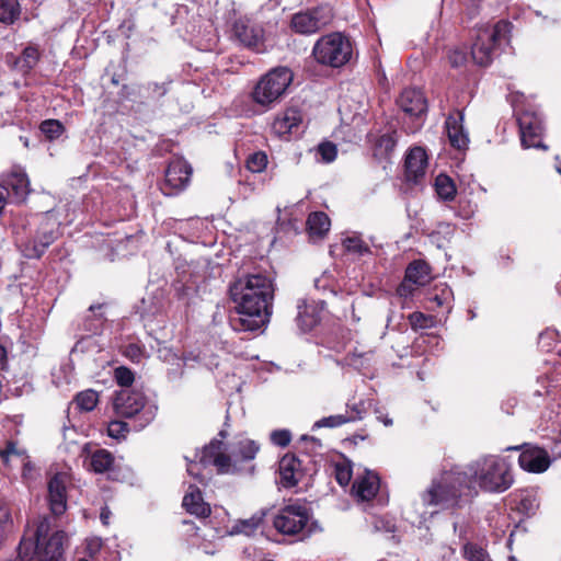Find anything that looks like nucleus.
I'll return each instance as SVG.
<instances>
[{"instance_id":"61","label":"nucleus","mask_w":561,"mask_h":561,"mask_svg":"<svg viewBox=\"0 0 561 561\" xmlns=\"http://www.w3.org/2000/svg\"><path fill=\"white\" fill-rule=\"evenodd\" d=\"M110 517H111L110 510L107 507H104L101 511V514H100V518H101V522L103 523V525H107L108 524Z\"/></svg>"},{"instance_id":"7","label":"nucleus","mask_w":561,"mask_h":561,"mask_svg":"<svg viewBox=\"0 0 561 561\" xmlns=\"http://www.w3.org/2000/svg\"><path fill=\"white\" fill-rule=\"evenodd\" d=\"M348 37H320L313 47L316 60L322 65L341 67L352 57Z\"/></svg>"},{"instance_id":"40","label":"nucleus","mask_w":561,"mask_h":561,"mask_svg":"<svg viewBox=\"0 0 561 561\" xmlns=\"http://www.w3.org/2000/svg\"><path fill=\"white\" fill-rule=\"evenodd\" d=\"M130 427L131 426L126 422L114 420L107 425V435L114 439L121 440L126 437Z\"/></svg>"},{"instance_id":"35","label":"nucleus","mask_w":561,"mask_h":561,"mask_svg":"<svg viewBox=\"0 0 561 561\" xmlns=\"http://www.w3.org/2000/svg\"><path fill=\"white\" fill-rule=\"evenodd\" d=\"M23 451L18 449L14 442H7L4 447H0V470L10 466L13 458L23 460Z\"/></svg>"},{"instance_id":"48","label":"nucleus","mask_w":561,"mask_h":561,"mask_svg":"<svg viewBox=\"0 0 561 561\" xmlns=\"http://www.w3.org/2000/svg\"><path fill=\"white\" fill-rule=\"evenodd\" d=\"M123 353L134 363H139L142 358L147 357L146 350L136 343L128 344Z\"/></svg>"},{"instance_id":"16","label":"nucleus","mask_w":561,"mask_h":561,"mask_svg":"<svg viewBox=\"0 0 561 561\" xmlns=\"http://www.w3.org/2000/svg\"><path fill=\"white\" fill-rule=\"evenodd\" d=\"M507 37H476L471 46V56L476 64L488 66L497 55L502 42Z\"/></svg>"},{"instance_id":"14","label":"nucleus","mask_w":561,"mask_h":561,"mask_svg":"<svg viewBox=\"0 0 561 561\" xmlns=\"http://www.w3.org/2000/svg\"><path fill=\"white\" fill-rule=\"evenodd\" d=\"M518 463L526 471L541 473L549 468L551 460L546 449L525 445L519 455Z\"/></svg>"},{"instance_id":"58","label":"nucleus","mask_w":561,"mask_h":561,"mask_svg":"<svg viewBox=\"0 0 561 561\" xmlns=\"http://www.w3.org/2000/svg\"><path fill=\"white\" fill-rule=\"evenodd\" d=\"M375 528L379 531L392 533L394 530V525L385 518L378 517L375 520Z\"/></svg>"},{"instance_id":"49","label":"nucleus","mask_w":561,"mask_h":561,"mask_svg":"<svg viewBox=\"0 0 561 561\" xmlns=\"http://www.w3.org/2000/svg\"><path fill=\"white\" fill-rule=\"evenodd\" d=\"M335 479L342 486L347 485L352 479V469L347 465H336Z\"/></svg>"},{"instance_id":"20","label":"nucleus","mask_w":561,"mask_h":561,"mask_svg":"<svg viewBox=\"0 0 561 561\" xmlns=\"http://www.w3.org/2000/svg\"><path fill=\"white\" fill-rule=\"evenodd\" d=\"M405 178L409 182L421 183L427 169V154L421 147L412 148L405 158Z\"/></svg>"},{"instance_id":"5","label":"nucleus","mask_w":561,"mask_h":561,"mask_svg":"<svg viewBox=\"0 0 561 561\" xmlns=\"http://www.w3.org/2000/svg\"><path fill=\"white\" fill-rule=\"evenodd\" d=\"M274 528L286 536L305 538L319 529L312 520L309 508L299 502L290 503L279 508L273 519Z\"/></svg>"},{"instance_id":"43","label":"nucleus","mask_w":561,"mask_h":561,"mask_svg":"<svg viewBox=\"0 0 561 561\" xmlns=\"http://www.w3.org/2000/svg\"><path fill=\"white\" fill-rule=\"evenodd\" d=\"M351 419H348L346 415L344 414H336V415H330V416H325V417H322L320 419L319 421H317L312 428H321V427H337V426H341L345 423H348Z\"/></svg>"},{"instance_id":"38","label":"nucleus","mask_w":561,"mask_h":561,"mask_svg":"<svg viewBox=\"0 0 561 561\" xmlns=\"http://www.w3.org/2000/svg\"><path fill=\"white\" fill-rule=\"evenodd\" d=\"M267 156L263 151H256L247 159V169L252 173H261L267 167Z\"/></svg>"},{"instance_id":"59","label":"nucleus","mask_w":561,"mask_h":561,"mask_svg":"<svg viewBox=\"0 0 561 561\" xmlns=\"http://www.w3.org/2000/svg\"><path fill=\"white\" fill-rule=\"evenodd\" d=\"M9 199L11 201L10 193L8 192V186L0 184V214L4 209Z\"/></svg>"},{"instance_id":"46","label":"nucleus","mask_w":561,"mask_h":561,"mask_svg":"<svg viewBox=\"0 0 561 561\" xmlns=\"http://www.w3.org/2000/svg\"><path fill=\"white\" fill-rule=\"evenodd\" d=\"M317 153L323 162L330 163L335 160L337 150L334 144L322 142L318 146Z\"/></svg>"},{"instance_id":"10","label":"nucleus","mask_w":561,"mask_h":561,"mask_svg":"<svg viewBox=\"0 0 561 561\" xmlns=\"http://www.w3.org/2000/svg\"><path fill=\"white\" fill-rule=\"evenodd\" d=\"M191 175L192 168L186 161L182 159L171 161L165 170V179L161 191L168 196L178 194L187 186Z\"/></svg>"},{"instance_id":"17","label":"nucleus","mask_w":561,"mask_h":561,"mask_svg":"<svg viewBox=\"0 0 561 561\" xmlns=\"http://www.w3.org/2000/svg\"><path fill=\"white\" fill-rule=\"evenodd\" d=\"M83 465L84 467L94 473H111L115 466V458L111 451L96 448L93 450L89 449L87 445L83 448Z\"/></svg>"},{"instance_id":"2","label":"nucleus","mask_w":561,"mask_h":561,"mask_svg":"<svg viewBox=\"0 0 561 561\" xmlns=\"http://www.w3.org/2000/svg\"><path fill=\"white\" fill-rule=\"evenodd\" d=\"M229 294L239 314L230 319L234 331H256L268 322L274 298L270 276L262 273L242 275L229 286Z\"/></svg>"},{"instance_id":"12","label":"nucleus","mask_w":561,"mask_h":561,"mask_svg":"<svg viewBox=\"0 0 561 561\" xmlns=\"http://www.w3.org/2000/svg\"><path fill=\"white\" fill-rule=\"evenodd\" d=\"M199 463L204 467L213 465L219 473H233L237 470L236 463L226 454V446L222 440L213 439L201 453Z\"/></svg>"},{"instance_id":"39","label":"nucleus","mask_w":561,"mask_h":561,"mask_svg":"<svg viewBox=\"0 0 561 561\" xmlns=\"http://www.w3.org/2000/svg\"><path fill=\"white\" fill-rule=\"evenodd\" d=\"M41 131L50 140L57 139L64 133V126L59 121L47 119L39 126Z\"/></svg>"},{"instance_id":"37","label":"nucleus","mask_w":561,"mask_h":561,"mask_svg":"<svg viewBox=\"0 0 561 561\" xmlns=\"http://www.w3.org/2000/svg\"><path fill=\"white\" fill-rule=\"evenodd\" d=\"M463 557L468 561H491L488 552L480 546L466 542L462 548Z\"/></svg>"},{"instance_id":"9","label":"nucleus","mask_w":561,"mask_h":561,"mask_svg":"<svg viewBox=\"0 0 561 561\" xmlns=\"http://www.w3.org/2000/svg\"><path fill=\"white\" fill-rule=\"evenodd\" d=\"M517 122L523 148H541L547 150V147L541 142L540 138L542 134V121L536 112L524 111L518 113Z\"/></svg>"},{"instance_id":"30","label":"nucleus","mask_w":561,"mask_h":561,"mask_svg":"<svg viewBox=\"0 0 561 561\" xmlns=\"http://www.w3.org/2000/svg\"><path fill=\"white\" fill-rule=\"evenodd\" d=\"M342 245L345 252L363 257L370 254V248L357 233L347 234L342 239Z\"/></svg>"},{"instance_id":"45","label":"nucleus","mask_w":561,"mask_h":561,"mask_svg":"<svg viewBox=\"0 0 561 561\" xmlns=\"http://www.w3.org/2000/svg\"><path fill=\"white\" fill-rule=\"evenodd\" d=\"M114 378L119 386L126 388L131 386L135 380L134 373L125 366H119L114 370Z\"/></svg>"},{"instance_id":"55","label":"nucleus","mask_w":561,"mask_h":561,"mask_svg":"<svg viewBox=\"0 0 561 561\" xmlns=\"http://www.w3.org/2000/svg\"><path fill=\"white\" fill-rule=\"evenodd\" d=\"M448 59L453 67H459L467 60V54L462 49H455L450 51Z\"/></svg>"},{"instance_id":"41","label":"nucleus","mask_w":561,"mask_h":561,"mask_svg":"<svg viewBox=\"0 0 561 561\" xmlns=\"http://www.w3.org/2000/svg\"><path fill=\"white\" fill-rule=\"evenodd\" d=\"M39 53L37 48L32 46L26 47L22 53V57L18 60V65H20L21 69L27 71L36 65Z\"/></svg>"},{"instance_id":"50","label":"nucleus","mask_w":561,"mask_h":561,"mask_svg":"<svg viewBox=\"0 0 561 561\" xmlns=\"http://www.w3.org/2000/svg\"><path fill=\"white\" fill-rule=\"evenodd\" d=\"M103 548V540L100 537H90L85 540V552L94 558Z\"/></svg>"},{"instance_id":"25","label":"nucleus","mask_w":561,"mask_h":561,"mask_svg":"<svg viewBox=\"0 0 561 561\" xmlns=\"http://www.w3.org/2000/svg\"><path fill=\"white\" fill-rule=\"evenodd\" d=\"M300 461L291 455H286L279 460V482L284 488H291L298 483L300 477Z\"/></svg>"},{"instance_id":"18","label":"nucleus","mask_w":561,"mask_h":561,"mask_svg":"<svg viewBox=\"0 0 561 561\" xmlns=\"http://www.w3.org/2000/svg\"><path fill=\"white\" fill-rule=\"evenodd\" d=\"M380 486V479L378 474L371 470L365 469L363 472H357L352 493L359 501H370L375 497Z\"/></svg>"},{"instance_id":"13","label":"nucleus","mask_w":561,"mask_h":561,"mask_svg":"<svg viewBox=\"0 0 561 561\" xmlns=\"http://www.w3.org/2000/svg\"><path fill=\"white\" fill-rule=\"evenodd\" d=\"M56 222L47 218L37 230L36 236L22 244V252L24 256L28 259H37L56 240Z\"/></svg>"},{"instance_id":"42","label":"nucleus","mask_w":561,"mask_h":561,"mask_svg":"<svg viewBox=\"0 0 561 561\" xmlns=\"http://www.w3.org/2000/svg\"><path fill=\"white\" fill-rule=\"evenodd\" d=\"M538 501L535 495L530 493L523 494L516 505V508L523 514L530 516L535 514L538 508Z\"/></svg>"},{"instance_id":"24","label":"nucleus","mask_w":561,"mask_h":561,"mask_svg":"<svg viewBox=\"0 0 561 561\" xmlns=\"http://www.w3.org/2000/svg\"><path fill=\"white\" fill-rule=\"evenodd\" d=\"M301 113L295 108H287L275 117L272 129L280 137L295 133L301 124Z\"/></svg>"},{"instance_id":"54","label":"nucleus","mask_w":561,"mask_h":561,"mask_svg":"<svg viewBox=\"0 0 561 561\" xmlns=\"http://www.w3.org/2000/svg\"><path fill=\"white\" fill-rule=\"evenodd\" d=\"M514 26L507 20H500L493 26L492 35H508L513 32Z\"/></svg>"},{"instance_id":"36","label":"nucleus","mask_w":561,"mask_h":561,"mask_svg":"<svg viewBox=\"0 0 561 561\" xmlns=\"http://www.w3.org/2000/svg\"><path fill=\"white\" fill-rule=\"evenodd\" d=\"M99 402V394L96 391L88 389L77 394L76 403L82 411H92Z\"/></svg>"},{"instance_id":"64","label":"nucleus","mask_w":561,"mask_h":561,"mask_svg":"<svg viewBox=\"0 0 561 561\" xmlns=\"http://www.w3.org/2000/svg\"><path fill=\"white\" fill-rule=\"evenodd\" d=\"M347 364L348 365H352L354 367H358V364H357V355L356 354H353L351 358L347 359Z\"/></svg>"},{"instance_id":"29","label":"nucleus","mask_w":561,"mask_h":561,"mask_svg":"<svg viewBox=\"0 0 561 561\" xmlns=\"http://www.w3.org/2000/svg\"><path fill=\"white\" fill-rule=\"evenodd\" d=\"M307 226L310 236L323 237L330 229L331 221L323 211H316L309 215Z\"/></svg>"},{"instance_id":"11","label":"nucleus","mask_w":561,"mask_h":561,"mask_svg":"<svg viewBox=\"0 0 561 561\" xmlns=\"http://www.w3.org/2000/svg\"><path fill=\"white\" fill-rule=\"evenodd\" d=\"M332 19L330 8L323 7L312 11L296 13L291 19V28L296 33L312 34L328 24Z\"/></svg>"},{"instance_id":"57","label":"nucleus","mask_w":561,"mask_h":561,"mask_svg":"<svg viewBox=\"0 0 561 561\" xmlns=\"http://www.w3.org/2000/svg\"><path fill=\"white\" fill-rule=\"evenodd\" d=\"M197 548L205 554L213 556L219 550V546L216 542L203 540L197 545Z\"/></svg>"},{"instance_id":"62","label":"nucleus","mask_w":561,"mask_h":561,"mask_svg":"<svg viewBox=\"0 0 561 561\" xmlns=\"http://www.w3.org/2000/svg\"><path fill=\"white\" fill-rule=\"evenodd\" d=\"M196 468H197V463H191L187 467V472H188V474L199 479V473L196 471Z\"/></svg>"},{"instance_id":"34","label":"nucleus","mask_w":561,"mask_h":561,"mask_svg":"<svg viewBox=\"0 0 561 561\" xmlns=\"http://www.w3.org/2000/svg\"><path fill=\"white\" fill-rule=\"evenodd\" d=\"M20 14V4L18 0H0V22L10 24Z\"/></svg>"},{"instance_id":"33","label":"nucleus","mask_w":561,"mask_h":561,"mask_svg":"<svg viewBox=\"0 0 561 561\" xmlns=\"http://www.w3.org/2000/svg\"><path fill=\"white\" fill-rule=\"evenodd\" d=\"M259 451V445L254 440L242 439L238 443V448L233 449L232 455L237 459L252 460Z\"/></svg>"},{"instance_id":"56","label":"nucleus","mask_w":561,"mask_h":561,"mask_svg":"<svg viewBox=\"0 0 561 561\" xmlns=\"http://www.w3.org/2000/svg\"><path fill=\"white\" fill-rule=\"evenodd\" d=\"M12 524L11 513L5 503H0V526L8 529Z\"/></svg>"},{"instance_id":"63","label":"nucleus","mask_w":561,"mask_h":561,"mask_svg":"<svg viewBox=\"0 0 561 561\" xmlns=\"http://www.w3.org/2000/svg\"><path fill=\"white\" fill-rule=\"evenodd\" d=\"M377 419L382 422L386 426H390L392 425V419H390L389 416H383V415H379L377 416Z\"/></svg>"},{"instance_id":"3","label":"nucleus","mask_w":561,"mask_h":561,"mask_svg":"<svg viewBox=\"0 0 561 561\" xmlns=\"http://www.w3.org/2000/svg\"><path fill=\"white\" fill-rule=\"evenodd\" d=\"M49 531L48 517H41L32 525L27 524L18 548L20 561H31L35 556L41 561H59L68 543V536L62 530H56L51 535Z\"/></svg>"},{"instance_id":"19","label":"nucleus","mask_w":561,"mask_h":561,"mask_svg":"<svg viewBox=\"0 0 561 561\" xmlns=\"http://www.w3.org/2000/svg\"><path fill=\"white\" fill-rule=\"evenodd\" d=\"M297 324L302 331L307 332L312 330L320 322L324 302L322 300H300L297 305Z\"/></svg>"},{"instance_id":"4","label":"nucleus","mask_w":561,"mask_h":561,"mask_svg":"<svg viewBox=\"0 0 561 561\" xmlns=\"http://www.w3.org/2000/svg\"><path fill=\"white\" fill-rule=\"evenodd\" d=\"M113 409L117 416L133 420L135 431H141L148 426L157 415V405L146 401L139 391L123 389L115 394Z\"/></svg>"},{"instance_id":"15","label":"nucleus","mask_w":561,"mask_h":561,"mask_svg":"<svg viewBox=\"0 0 561 561\" xmlns=\"http://www.w3.org/2000/svg\"><path fill=\"white\" fill-rule=\"evenodd\" d=\"M465 114L462 111H454L445 121V128L450 145L458 150H466L469 145V134L463 127Z\"/></svg>"},{"instance_id":"31","label":"nucleus","mask_w":561,"mask_h":561,"mask_svg":"<svg viewBox=\"0 0 561 561\" xmlns=\"http://www.w3.org/2000/svg\"><path fill=\"white\" fill-rule=\"evenodd\" d=\"M239 46L253 53L262 54L268 50L273 37H231Z\"/></svg>"},{"instance_id":"51","label":"nucleus","mask_w":561,"mask_h":561,"mask_svg":"<svg viewBox=\"0 0 561 561\" xmlns=\"http://www.w3.org/2000/svg\"><path fill=\"white\" fill-rule=\"evenodd\" d=\"M290 432L287 430H276L271 433V440L273 444L285 447L290 443Z\"/></svg>"},{"instance_id":"1","label":"nucleus","mask_w":561,"mask_h":561,"mask_svg":"<svg viewBox=\"0 0 561 561\" xmlns=\"http://www.w3.org/2000/svg\"><path fill=\"white\" fill-rule=\"evenodd\" d=\"M508 462L496 455H484L466 467L451 466L437 473L430 486L421 494L426 506L442 510L454 508L462 499L476 496L479 490L502 493L513 484Z\"/></svg>"},{"instance_id":"28","label":"nucleus","mask_w":561,"mask_h":561,"mask_svg":"<svg viewBox=\"0 0 561 561\" xmlns=\"http://www.w3.org/2000/svg\"><path fill=\"white\" fill-rule=\"evenodd\" d=\"M265 513L260 511L253 514L250 518L239 519L233 523L227 530L228 535H245L252 536L261 526Z\"/></svg>"},{"instance_id":"26","label":"nucleus","mask_w":561,"mask_h":561,"mask_svg":"<svg viewBox=\"0 0 561 561\" xmlns=\"http://www.w3.org/2000/svg\"><path fill=\"white\" fill-rule=\"evenodd\" d=\"M432 279L430 265L421 260L413 261L405 270L404 282L400 290H405L407 284L424 286Z\"/></svg>"},{"instance_id":"53","label":"nucleus","mask_w":561,"mask_h":561,"mask_svg":"<svg viewBox=\"0 0 561 561\" xmlns=\"http://www.w3.org/2000/svg\"><path fill=\"white\" fill-rule=\"evenodd\" d=\"M351 410V414H346L350 422H355L357 420H362L366 412L365 402L360 401L359 403H354L353 405H347Z\"/></svg>"},{"instance_id":"6","label":"nucleus","mask_w":561,"mask_h":561,"mask_svg":"<svg viewBox=\"0 0 561 561\" xmlns=\"http://www.w3.org/2000/svg\"><path fill=\"white\" fill-rule=\"evenodd\" d=\"M291 81L293 72L287 67H276L256 82L251 99L262 111H266L282 98Z\"/></svg>"},{"instance_id":"8","label":"nucleus","mask_w":561,"mask_h":561,"mask_svg":"<svg viewBox=\"0 0 561 561\" xmlns=\"http://www.w3.org/2000/svg\"><path fill=\"white\" fill-rule=\"evenodd\" d=\"M397 103L410 119L404 123L408 131L416 133L425 122L428 107L423 91L415 88L405 89L398 98Z\"/></svg>"},{"instance_id":"60","label":"nucleus","mask_w":561,"mask_h":561,"mask_svg":"<svg viewBox=\"0 0 561 561\" xmlns=\"http://www.w3.org/2000/svg\"><path fill=\"white\" fill-rule=\"evenodd\" d=\"M454 529L456 533H459V537L461 539H467V527L465 525H459L457 523L454 524Z\"/></svg>"},{"instance_id":"32","label":"nucleus","mask_w":561,"mask_h":561,"mask_svg":"<svg viewBox=\"0 0 561 561\" xmlns=\"http://www.w3.org/2000/svg\"><path fill=\"white\" fill-rule=\"evenodd\" d=\"M435 190L438 197L444 201H451L456 195V186L453 180L445 174H439L436 178Z\"/></svg>"},{"instance_id":"44","label":"nucleus","mask_w":561,"mask_h":561,"mask_svg":"<svg viewBox=\"0 0 561 561\" xmlns=\"http://www.w3.org/2000/svg\"><path fill=\"white\" fill-rule=\"evenodd\" d=\"M410 324L413 329H427L432 328L435 319L432 316H426L422 312H413L409 316Z\"/></svg>"},{"instance_id":"22","label":"nucleus","mask_w":561,"mask_h":561,"mask_svg":"<svg viewBox=\"0 0 561 561\" xmlns=\"http://www.w3.org/2000/svg\"><path fill=\"white\" fill-rule=\"evenodd\" d=\"M158 357L170 365L168 369V377L170 380H175L180 378L183 374V366L187 365L191 360L199 362V356H185L180 357L176 353H174L170 347L163 345L158 348Z\"/></svg>"},{"instance_id":"47","label":"nucleus","mask_w":561,"mask_h":561,"mask_svg":"<svg viewBox=\"0 0 561 561\" xmlns=\"http://www.w3.org/2000/svg\"><path fill=\"white\" fill-rule=\"evenodd\" d=\"M233 35H248L254 33L251 20L248 16H240L234 20L232 25Z\"/></svg>"},{"instance_id":"27","label":"nucleus","mask_w":561,"mask_h":561,"mask_svg":"<svg viewBox=\"0 0 561 561\" xmlns=\"http://www.w3.org/2000/svg\"><path fill=\"white\" fill-rule=\"evenodd\" d=\"M183 507L187 513L197 517H207L210 514V507L204 502L201 491L190 485L188 492L183 497Z\"/></svg>"},{"instance_id":"23","label":"nucleus","mask_w":561,"mask_h":561,"mask_svg":"<svg viewBox=\"0 0 561 561\" xmlns=\"http://www.w3.org/2000/svg\"><path fill=\"white\" fill-rule=\"evenodd\" d=\"M49 506L55 515L65 513L67 508L65 477L55 474L48 482Z\"/></svg>"},{"instance_id":"52","label":"nucleus","mask_w":561,"mask_h":561,"mask_svg":"<svg viewBox=\"0 0 561 561\" xmlns=\"http://www.w3.org/2000/svg\"><path fill=\"white\" fill-rule=\"evenodd\" d=\"M451 290L448 287L440 289V293H435L431 296V301L435 302L437 307H449Z\"/></svg>"},{"instance_id":"21","label":"nucleus","mask_w":561,"mask_h":561,"mask_svg":"<svg viewBox=\"0 0 561 561\" xmlns=\"http://www.w3.org/2000/svg\"><path fill=\"white\" fill-rule=\"evenodd\" d=\"M1 185L8 186L10 198L12 202H24L30 194V180L26 173L21 169H14L5 178H3Z\"/></svg>"}]
</instances>
